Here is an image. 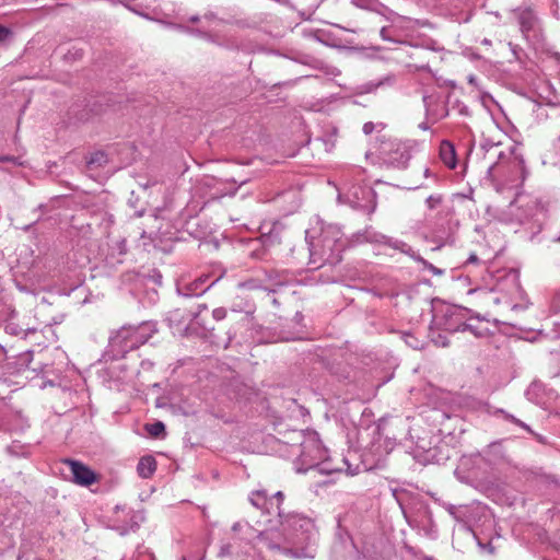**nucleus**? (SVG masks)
Here are the masks:
<instances>
[{
    "instance_id": "obj_18",
    "label": "nucleus",
    "mask_w": 560,
    "mask_h": 560,
    "mask_svg": "<svg viewBox=\"0 0 560 560\" xmlns=\"http://www.w3.org/2000/svg\"><path fill=\"white\" fill-rule=\"evenodd\" d=\"M246 318L243 317L238 320H234L233 323H231L229 329L226 330V339L224 341L225 349L231 345L233 339L236 337L238 330L246 324Z\"/></svg>"
},
{
    "instance_id": "obj_10",
    "label": "nucleus",
    "mask_w": 560,
    "mask_h": 560,
    "mask_svg": "<svg viewBox=\"0 0 560 560\" xmlns=\"http://www.w3.org/2000/svg\"><path fill=\"white\" fill-rule=\"evenodd\" d=\"M222 275L217 277L214 280L209 282L208 287H201L200 281H197L196 279L190 282H184L177 285V292L186 298L189 296H199L203 294L206 291H208L217 281L221 279Z\"/></svg>"
},
{
    "instance_id": "obj_39",
    "label": "nucleus",
    "mask_w": 560,
    "mask_h": 560,
    "mask_svg": "<svg viewBox=\"0 0 560 560\" xmlns=\"http://www.w3.org/2000/svg\"><path fill=\"white\" fill-rule=\"evenodd\" d=\"M555 148L560 151V135L558 136V138L555 141Z\"/></svg>"
},
{
    "instance_id": "obj_22",
    "label": "nucleus",
    "mask_w": 560,
    "mask_h": 560,
    "mask_svg": "<svg viewBox=\"0 0 560 560\" xmlns=\"http://www.w3.org/2000/svg\"><path fill=\"white\" fill-rule=\"evenodd\" d=\"M145 431L154 438L160 436L165 431V425L161 421H156L154 423H147L145 424Z\"/></svg>"
},
{
    "instance_id": "obj_2",
    "label": "nucleus",
    "mask_w": 560,
    "mask_h": 560,
    "mask_svg": "<svg viewBox=\"0 0 560 560\" xmlns=\"http://www.w3.org/2000/svg\"><path fill=\"white\" fill-rule=\"evenodd\" d=\"M346 245L347 241L339 226L330 224L323 228L317 242L310 243L312 262H320V266L337 265L341 261Z\"/></svg>"
},
{
    "instance_id": "obj_23",
    "label": "nucleus",
    "mask_w": 560,
    "mask_h": 560,
    "mask_svg": "<svg viewBox=\"0 0 560 560\" xmlns=\"http://www.w3.org/2000/svg\"><path fill=\"white\" fill-rule=\"evenodd\" d=\"M443 202V196L440 195V194H435V195H430L427 199H425V205L427 207L430 209V210H435L438 208L441 207Z\"/></svg>"
},
{
    "instance_id": "obj_4",
    "label": "nucleus",
    "mask_w": 560,
    "mask_h": 560,
    "mask_svg": "<svg viewBox=\"0 0 560 560\" xmlns=\"http://www.w3.org/2000/svg\"><path fill=\"white\" fill-rule=\"evenodd\" d=\"M378 160L388 167L405 170L411 159L410 147L407 142L395 138H378L376 149Z\"/></svg>"
},
{
    "instance_id": "obj_30",
    "label": "nucleus",
    "mask_w": 560,
    "mask_h": 560,
    "mask_svg": "<svg viewBox=\"0 0 560 560\" xmlns=\"http://www.w3.org/2000/svg\"><path fill=\"white\" fill-rule=\"evenodd\" d=\"M374 129H375V125L372 121L365 122L363 125V132L365 135L372 133L374 131Z\"/></svg>"
},
{
    "instance_id": "obj_34",
    "label": "nucleus",
    "mask_w": 560,
    "mask_h": 560,
    "mask_svg": "<svg viewBox=\"0 0 560 560\" xmlns=\"http://www.w3.org/2000/svg\"><path fill=\"white\" fill-rule=\"evenodd\" d=\"M225 555H230V546L229 545L223 546L221 548L220 556H225Z\"/></svg>"
},
{
    "instance_id": "obj_29",
    "label": "nucleus",
    "mask_w": 560,
    "mask_h": 560,
    "mask_svg": "<svg viewBox=\"0 0 560 560\" xmlns=\"http://www.w3.org/2000/svg\"><path fill=\"white\" fill-rule=\"evenodd\" d=\"M551 308L555 312H560V291L553 295L551 300Z\"/></svg>"
},
{
    "instance_id": "obj_38",
    "label": "nucleus",
    "mask_w": 560,
    "mask_h": 560,
    "mask_svg": "<svg viewBox=\"0 0 560 560\" xmlns=\"http://www.w3.org/2000/svg\"><path fill=\"white\" fill-rule=\"evenodd\" d=\"M421 130H428L429 129V124L427 121H423L421 124H419L418 126Z\"/></svg>"
},
{
    "instance_id": "obj_11",
    "label": "nucleus",
    "mask_w": 560,
    "mask_h": 560,
    "mask_svg": "<svg viewBox=\"0 0 560 560\" xmlns=\"http://www.w3.org/2000/svg\"><path fill=\"white\" fill-rule=\"evenodd\" d=\"M284 500V493L277 491L275 494L269 495L267 509L264 510L262 514L277 515L282 524V521L288 513L282 509V502Z\"/></svg>"
},
{
    "instance_id": "obj_20",
    "label": "nucleus",
    "mask_w": 560,
    "mask_h": 560,
    "mask_svg": "<svg viewBox=\"0 0 560 560\" xmlns=\"http://www.w3.org/2000/svg\"><path fill=\"white\" fill-rule=\"evenodd\" d=\"M86 163L89 167L103 166L107 163V156L104 152L97 151L91 154Z\"/></svg>"
},
{
    "instance_id": "obj_43",
    "label": "nucleus",
    "mask_w": 560,
    "mask_h": 560,
    "mask_svg": "<svg viewBox=\"0 0 560 560\" xmlns=\"http://www.w3.org/2000/svg\"><path fill=\"white\" fill-rule=\"evenodd\" d=\"M79 120H88L89 119V115L88 114H82L81 116L78 117Z\"/></svg>"
},
{
    "instance_id": "obj_33",
    "label": "nucleus",
    "mask_w": 560,
    "mask_h": 560,
    "mask_svg": "<svg viewBox=\"0 0 560 560\" xmlns=\"http://www.w3.org/2000/svg\"><path fill=\"white\" fill-rule=\"evenodd\" d=\"M478 261H479V258L476 254H471L467 259L468 264H477Z\"/></svg>"
},
{
    "instance_id": "obj_41",
    "label": "nucleus",
    "mask_w": 560,
    "mask_h": 560,
    "mask_svg": "<svg viewBox=\"0 0 560 560\" xmlns=\"http://www.w3.org/2000/svg\"><path fill=\"white\" fill-rule=\"evenodd\" d=\"M125 252H126V242H125V241H122V242L120 243V254H124Z\"/></svg>"
},
{
    "instance_id": "obj_27",
    "label": "nucleus",
    "mask_w": 560,
    "mask_h": 560,
    "mask_svg": "<svg viewBox=\"0 0 560 560\" xmlns=\"http://www.w3.org/2000/svg\"><path fill=\"white\" fill-rule=\"evenodd\" d=\"M226 308L224 307H217L212 311V317L215 319V320H222L226 317Z\"/></svg>"
},
{
    "instance_id": "obj_40",
    "label": "nucleus",
    "mask_w": 560,
    "mask_h": 560,
    "mask_svg": "<svg viewBox=\"0 0 560 560\" xmlns=\"http://www.w3.org/2000/svg\"><path fill=\"white\" fill-rule=\"evenodd\" d=\"M241 529V524L237 522L232 526L233 532H238Z\"/></svg>"
},
{
    "instance_id": "obj_1",
    "label": "nucleus",
    "mask_w": 560,
    "mask_h": 560,
    "mask_svg": "<svg viewBox=\"0 0 560 560\" xmlns=\"http://www.w3.org/2000/svg\"><path fill=\"white\" fill-rule=\"evenodd\" d=\"M285 529L292 530L293 547L283 552L295 559L311 558L316 553L318 533L312 518L295 512H289L282 521Z\"/></svg>"
},
{
    "instance_id": "obj_21",
    "label": "nucleus",
    "mask_w": 560,
    "mask_h": 560,
    "mask_svg": "<svg viewBox=\"0 0 560 560\" xmlns=\"http://www.w3.org/2000/svg\"><path fill=\"white\" fill-rule=\"evenodd\" d=\"M410 257H412L416 261L421 262L425 269L430 270L433 275H442L443 270L436 268L432 264L428 262L425 259H423L421 256L417 255L412 249L408 254Z\"/></svg>"
},
{
    "instance_id": "obj_42",
    "label": "nucleus",
    "mask_w": 560,
    "mask_h": 560,
    "mask_svg": "<svg viewBox=\"0 0 560 560\" xmlns=\"http://www.w3.org/2000/svg\"><path fill=\"white\" fill-rule=\"evenodd\" d=\"M481 44H482V45H486V46H491V40H490V39H488V38H483V39L481 40Z\"/></svg>"
},
{
    "instance_id": "obj_28",
    "label": "nucleus",
    "mask_w": 560,
    "mask_h": 560,
    "mask_svg": "<svg viewBox=\"0 0 560 560\" xmlns=\"http://www.w3.org/2000/svg\"><path fill=\"white\" fill-rule=\"evenodd\" d=\"M11 35V30L0 24V43H4Z\"/></svg>"
},
{
    "instance_id": "obj_31",
    "label": "nucleus",
    "mask_w": 560,
    "mask_h": 560,
    "mask_svg": "<svg viewBox=\"0 0 560 560\" xmlns=\"http://www.w3.org/2000/svg\"><path fill=\"white\" fill-rule=\"evenodd\" d=\"M210 279V275H201L200 277H198L196 280L197 281H200V285L201 287H208L209 283H207Z\"/></svg>"
},
{
    "instance_id": "obj_44",
    "label": "nucleus",
    "mask_w": 560,
    "mask_h": 560,
    "mask_svg": "<svg viewBox=\"0 0 560 560\" xmlns=\"http://www.w3.org/2000/svg\"><path fill=\"white\" fill-rule=\"evenodd\" d=\"M424 176H425V177H429V176H430V170H429V168H425V171H424Z\"/></svg>"
},
{
    "instance_id": "obj_13",
    "label": "nucleus",
    "mask_w": 560,
    "mask_h": 560,
    "mask_svg": "<svg viewBox=\"0 0 560 560\" xmlns=\"http://www.w3.org/2000/svg\"><path fill=\"white\" fill-rule=\"evenodd\" d=\"M440 158L447 167L454 168L456 166L455 148L450 141L443 140L441 142Z\"/></svg>"
},
{
    "instance_id": "obj_36",
    "label": "nucleus",
    "mask_w": 560,
    "mask_h": 560,
    "mask_svg": "<svg viewBox=\"0 0 560 560\" xmlns=\"http://www.w3.org/2000/svg\"><path fill=\"white\" fill-rule=\"evenodd\" d=\"M200 16L199 15H191L188 18V21L191 22V23H197L200 21Z\"/></svg>"
},
{
    "instance_id": "obj_5",
    "label": "nucleus",
    "mask_w": 560,
    "mask_h": 560,
    "mask_svg": "<svg viewBox=\"0 0 560 560\" xmlns=\"http://www.w3.org/2000/svg\"><path fill=\"white\" fill-rule=\"evenodd\" d=\"M293 434L295 438L292 439V441L296 442L299 457L302 464L307 468L316 466L324 456L323 446L316 434L311 432L306 433L302 430L294 431ZM293 445H295V443H293Z\"/></svg>"
},
{
    "instance_id": "obj_24",
    "label": "nucleus",
    "mask_w": 560,
    "mask_h": 560,
    "mask_svg": "<svg viewBox=\"0 0 560 560\" xmlns=\"http://www.w3.org/2000/svg\"><path fill=\"white\" fill-rule=\"evenodd\" d=\"M351 3L357 8L371 11L377 7V0H351Z\"/></svg>"
},
{
    "instance_id": "obj_46",
    "label": "nucleus",
    "mask_w": 560,
    "mask_h": 560,
    "mask_svg": "<svg viewBox=\"0 0 560 560\" xmlns=\"http://www.w3.org/2000/svg\"><path fill=\"white\" fill-rule=\"evenodd\" d=\"M180 560H186V558H185V557H182V558H180Z\"/></svg>"
},
{
    "instance_id": "obj_12",
    "label": "nucleus",
    "mask_w": 560,
    "mask_h": 560,
    "mask_svg": "<svg viewBox=\"0 0 560 560\" xmlns=\"http://www.w3.org/2000/svg\"><path fill=\"white\" fill-rule=\"evenodd\" d=\"M482 455L486 460L490 463H497L505 458V451L502 445V441L491 442L483 448Z\"/></svg>"
},
{
    "instance_id": "obj_16",
    "label": "nucleus",
    "mask_w": 560,
    "mask_h": 560,
    "mask_svg": "<svg viewBox=\"0 0 560 560\" xmlns=\"http://www.w3.org/2000/svg\"><path fill=\"white\" fill-rule=\"evenodd\" d=\"M268 499L269 495L266 490H255L252 491L248 495V501L250 504L257 510L261 511V513L265 509H267Z\"/></svg>"
},
{
    "instance_id": "obj_45",
    "label": "nucleus",
    "mask_w": 560,
    "mask_h": 560,
    "mask_svg": "<svg viewBox=\"0 0 560 560\" xmlns=\"http://www.w3.org/2000/svg\"><path fill=\"white\" fill-rule=\"evenodd\" d=\"M27 331H30V332H34V331H35V328L28 329Z\"/></svg>"
},
{
    "instance_id": "obj_15",
    "label": "nucleus",
    "mask_w": 560,
    "mask_h": 560,
    "mask_svg": "<svg viewBox=\"0 0 560 560\" xmlns=\"http://www.w3.org/2000/svg\"><path fill=\"white\" fill-rule=\"evenodd\" d=\"M395 75L388 74L378 80H372L360 86L363 93H373L380 88L392 86L395 83Z\"/></svg>"
},
{
    "instance_id": "obj_8",
    "label": "nucleus",
    "mask_w": 560,
    "mask_h": 560,
    "mask_svg": "<svg viewBox=\"0 0 560 560\" xmlns=\"http://www.w3.org/2000/svg\"><path fill=\"white\" fill-rule=\"evenodd\" d=\"M62 463L70 468L72 475V481L82 487H89L98 480V476L85 464L71 459L65 458Z\"/></svg>"
},
{
    "instance_id": "obj_17",
    "label": "nucleus",
    "mask_w": 560,
    "mask_h": 560,
    "mask_svg": "<svg viewBox=\"0 0 560 560\" xmlns=\"http://www.w3.org/2000/svg\"><path fill=\"white\" fill-rule=\"evenodd\" d=\"M380 35L384 40H387V42H392V43H400L401 42V35H400L399 30L395 23L383 26L380 31Z\"/></svg>"
},
{
    "instance_id": "obj_26",
    "label": "nucleus",
    "mask_w": 560,
    "mask_h": 560,
    "mask_svg": "<svg viewBox=\"0 0 560 560\" xmlns=\"http://www.w3.org/2000/svg\"><path fill=\"white\" fill-rule=\"evenodd\" d=\"M522 31H529L533 27V19L529 13L523 14L520 18Z\"/></svg>"
},
{
    "instance_id": "obj_32",
    "label": "nucleus",
    "mask_w": 560,
    "mask_h": 560,
    "mask_svg": "<svg viewBox=\"0 0 560 560\" xmlns=\"http://www.w3.org/2000/svg\"><path fill=\"white\" fill-rule=\"evenodd\" d=\"M203 310H207V305L206 304H198L197 306V311L194 313V317L197 318L199 316V314L203 311Z\"/></svg>"
},
{
    "instance_id": "obj_25",
    "label": "nucleus",
    "mask_w": 560,
    "mask_h": 560,
    "mask_svg": "<svg viewBox=\"0 0 560 560\" xmlns=\"http://www.w3.org/2000/svg\"><path fill=\"white\" fill-rule=\"evenodd\" d=\"M431 340L438 347H447L450 345L447 337L440 332H433L431 336Z\"/></svg>"
},
{
    "instance_id": "obj_7",
    "label": "nucleus",
    "mask_w": 560,
    "mask_h": 560,
    "mask_svg": "<svg viewBox=\"0 0 560 560\" xmlns=\"http://www.w3.org/2000/svg\"><path fill=\"white\" fill-rule=\"evenodd\" d=\"M465 310L463 308H450L446 312V316L450 318L445 319L443 324L444 329L446 331L456 332V331H469L476 337H483L486 330H480L477 325L468 324L463 322Z\"/></svg>"
},
{
    "instance_id": "obj_14",
    "label": "nucleus",
    "mask_w": 560,
    "mask_h": 560,
    "mask_svg": "<svg viewBox=\"0 0 560 560\" xmlns=\"http://www.w3.org/2000/svg\"><path fill=\"white\" fill-rule=\"evenodd\" d=\"M156 470V460L153 456L147 455L140 458L137 471L142 478H150Z\"/></svg>"
},
{
    "instance_id": "obj_37",
    "label": "nucleus",
    "mask_w": 560,
    "mask_h": 560,
    "mask_svg": "<svg viewBox=\"0 0 560 560\" xmlns=\"http://www.w3.org/2000/svg\"><path fill=\"white\" fill-rule=\"evenodd\" d=\"M0 161H2V162H4V161H5V162H8V161H10V162H14V161H15V158H13V156H1V158H0Z\"/></svg>"
},
{
    "instance_id": "obj_6",
    "label": "nucleus",
    "mask_w": 560,
    "mask_h": 560,
    "mask_svg": "<svg viewBox=\"0 0 560 560\" xmlns=\"http://www.w3.org/2000/svg\"><path fill=\"white\" fill-rule=\"evenodd\" d=\"M352 242L385 244V245H387L394 249H398L405 254H409V252L411 250V246H409L405 242L387 237V236L374 231L372 228H366L363 231L353 234Z\"/></svg>"
},
{
    "instance_id": "obj_9",
    "label": "nucleus",
    "mask_w": 560,
    "mask_h": 560,
    "mask_svg": "<svg viewBox=\"0 0 560 560\" xmlns=\"http://www.w3.org/2000/svg\"><path fill=\"white\" fill-rule=\"evenodd\" d=\"M423 104L427 118L431 119L433 122H436L448 115L447 105L439 95H424Z\"/></svg>"
},
{
    "instance_id": "obj_19",
    "label": "nucleus",
    "mask_w": 560,
    "mask_h": 560,
    "mask_svg": "<svg viewBox=\"0 0 560 560\" xmlns=\"http://www.w3.org/2000/svg\"><path fill=\"white\" fill-rule=\"evenodd\" d=\"M498 412H500L501 415H503V418L516 425H518L520 428H523L525 429L527 432H529L530 434L535 435L539 441H541V438L536 434L525 422H523L522 420L515 418L513 415L500 409L498 410Z\"/></svg>"
},
{
    "instance_id": "obj_3",
    "label": "nucleus",
    "mask_w": 560,
    "mask_h": 560,
    "mask_svg": "<svg viewBox=\"0 0 560 560\" xmlns=\"http://www.w3.org/2000/svg\"><path fill=\"white\" fill-rule=\"evenodd\" d=\"M156 331L153 322H143L138 326H124L109 339V353L117 360L124 358L129 351L144 345Z\"/></svg>"
},
{
    "instance_id": "obj_35",
    "label": "nucleus",
    "mask_w": 560,
    "mask_h": 560,
    "mask_svg": "<svg viewBox=\"0 0 560 560\" xmlns=\"http://www.w3.org/2000/svg\"><path fill=\"white\" fill-rule=\"evenodd\" d=\"M203 19H205V20H207V21H212V20H214V19H215V14H214V13H212V12H210V13H206V14L203 15Z\"/></svg>"
}]
</instances>
